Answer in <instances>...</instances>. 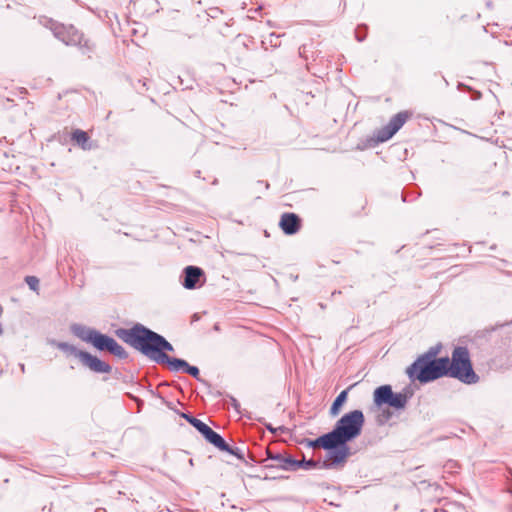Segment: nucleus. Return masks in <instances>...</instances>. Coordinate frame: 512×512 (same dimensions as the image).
<instances>
[{
  "label": "nucleus",
  "mask_w": 512,
  "mask_h": 512,
  "mask_svg": "<svg viewBox=\"0 0 512 512\" xmlns=\"http://www.w3.org/2000/svg\"><path fill=\"white\" fill-rule=\"evenodd\" d=\"M115 334L125 343L157 364H164L166 352H173V345L162 335L149 329L141 323L131 328H118Z\"/></svg>",
  "instance_id": "obj_1"
},
{
  "label": "nucleus",
  "mask_w": 512,
  "mask_h": 512,
  "mask_svg": "<svg viewBox=\"0 0 512 512\" xmlns=\"http://www.w3.org/2000/svg\"><path fill=\"white\" fill-rule=\"evenodd\" d=\"M364 424L365 416L363 411L355 409L342 415L330 431L338 449L335 455H339L344 464L352 454L348 443L361 435Z\"/></svg>",
  "instance_id": "obj_2"
},
{
  "label": "nucleus",
  "mask_w": 512,
  "mask_h": 512,
  "mask_svg": "<svg viewBox=\"0 0 512 512\" xmlns=\"http://www.w3.org/2000/svg\"><path fill=\"white\" fill-rule=\"evenodd\" d=\"M70 330L74 336L91 344L98 351L109 352L119 359H127L129 356L127 351L113 337L94 328L74 323L70 326Z\"/></svg>",
  "instance_id": "obj_3"
},
{
  "label": "nucleus",
  "mask_w": 512,
  "mask_h": 512,
  "mask_svg": "<svg viewBox=\"0 0 512 512\" xmlns=\"http://www.w3.org/2000/svg\"><path fill=\"white\" fill-rule=\"evenodd\" d=\"M406 374L411 381L417 380L422 384L449 377L448 356L429 360H415L407 367Z\"/></svg>",
  "instance_id": "obj_4"
},
{
  "label": "nucleus",
  "mask_w": 512,
  "mask_h": 512,
  "mask_svg": "<svg viewBox=\"0 0 512 512\" xmlns=\"http://www.w3.org/2000/svg\"><path fill=\"white\" fill-rule=\"evenodd\" d=\"M449 377L471 385L479 382V376L473 369L470 352L465 346H456L448 357Z\"/></svg>",
  "instance_id": "obj_5"
},
{
  "label": "nucleus",
  "mask_w": 512,
  "mask_h": 512,
  "mask_svg": "<svg viewBox=\"0 0 512 512\" xmlns=\"http://www.w3.org/2000/svg\"><path fill=\"white\" fill-rule=\"evenodd\" d=\"M53 32V35L67 46H77L83 55H88L93 52L94 45L89 39H86L80 31H78L73 25L66 26L54 22L49 19L45 24Z\"/></svg>",
  "instance_id": "obj_6"
},
{
  "label": "nucleus",
  "mask_w": 512,
  "mask_h": 512,
  "mask_svg": "<svg viewBox=\"0 0 512 512\" xmlns=\"http://www.w3.org/2000/svg\"><path fill=\"white\" fill-rule=\"evenodd\" d=\"M412 394V391L408 388L404 389L402 392H394L391 385L384 384L375 388L373 392V403L378 408L388 406L395 410H402L406 407Z\"/></svg>",
  "instance_id": "obj_7"
},
{
  "label": "nucleus",
  "mask_w": 512,
  "mask_h": 512,
  "mask_svg": "<svg viewBox=\"0 0 512 512\" xmlns=\"http://www.w3.org/2000/svg\"><path fill=\"white\" fill-rule=\"evenodd\" d=\"M302 444H305L309 448L321 447L327 451V459L323 461L320 466L321 468L334 469L344 465L342 458L337 454L335 455V452L338 451V449L330 431L315 439L305 438L302 441Z\"/></svg>",
  "instance_id": "obj_8"
},
{
  "label": "nucleus",
  "mask_w": 512,
  "mask_h": 512,
  "mask_svg": "<svg viewBox=\"0 0 512 512\" xmlns=\"http://www.w3.org/2000/svg\"><path fill=\"white\" fill-rule=\"evenodd\" d=\"M411 116L408 111H401L394 115L388 124L377 131L376 143H383L392 138Z\"/></svg>",
  "instance_id": "obj_9"
},
{
  "label": "nucleus",
  "mask_w": 512,
  "mask_h": 512,
  "mask_svg": "<svg viewBox=\"0 0 512 512\" xmlns=\"http://www.w3.org/2000/svg\"><path fill=\"white\" fill-rule=\"evenodd\" d=\"M180 281L182 286L187 290L200 288L206 281L205 272L198 266H186L183 269Z\"/></svg>",
  "instance_id": "obj_10"
},
{
  "label": "nucleus",
  "mask_w": 512,
  "mask_h": 512,
  "mask_svg": "<svg viewBox=\"0 0 512 512\" xmlns=\"http://www.w3.org/2000/svg\"><path fill=\"white\" fill-rule=\"evenodd\" d=\"M302 220L299 215L293 212H285L281 215L279 221V227L286 235H294L300 229Z\"/></svg>",
  "instance_id": "obj_11"
},
{
  "label": "nucleus",
  "mask_w": 512,
  "mask_h": 512,
  "mask_svg": "<svg viewBox=\"0 0 512 512\" xmlns=\"http://www.w3.org/2000/svg\"><path fill=\"white\" fill-rule=\"evenodd\" d=\"M80 361L95 373H110L112 371V367L108 363L87 351L80 353Z\"/></svg>",
  "instance_id": "obj_12"
},
{
  "label": "nucleus",
  "mask_w": 512,
  "mask_h": 512,
  "mask_svg": "<svg viewBox=\"0 0 512 512\" xmlns=\"http://www.w3.org/2000/svg\"><path fill=\"white\" fill-rule=\"evenodd\" d=\"M180 416L184 418L190 425H192L208 442L211 443L213 438L216 436L218 432L214 431L210 426H208L203 421L197 419L193 415L189 413H180Z\"/></svg>",
  "instance_id": "obj_13"
},
{
  "label": "nucleus",
  "mask_w": 512,
  "mask_h": 512,
  "mask_svg": "<svg viewBox=\"0 0 512 512\" xmlns=\"http://www.w3.org/2000/svg\"><path fill=\"white\" fill-rule=\"evenodd\" d=\"M210 444L217 448L219 451L226 452L235 456L237 459L244 461L245 456L243 450L239 447H234L228 444L219 433L216 434Z\"/></svg>",
  "instance_id": "obj_14"
},
{
  "label": "nucleus",
  "mask_w": 512,
  "mask_h": 512,
  "mask_svg": "<svg viewBox=\"0 0 512 512\" xmlns=\"http://www.w3.org/2000/svg\"><path fill=\"white\" fill-rule=\"evenodd\" d=\"M291 459H293L292 456H284L280 453H273L271 451H267L266 461L272 460L275 461L276 464H267L264 467L266 469H281L284 471H290V469H292L291 465L287 464L286 461Z\"/></svg>",
  "instance_id": "obj_15"
},
{
  "label": "nucleus",
  "mask_w": 512,
  "mask_h": 512,
  "mask_svg": "<svg viewBox=\"0 0 512 512\" xmlns=\"http://www.w3.org/2000/svg\"><path fill=\"white\" fill-rule=\"evenodd\" d=\"M351 388H352V386H350V387H348L347 389H345V390L341 391V392L337 395V397L334 399V401H333V403H332V405H331V407H330V410H329V414H330V416L335 417V416H337V415L340 413V411H341V409H342L343 405H344V404L346 403V401H347V398H348V392H349V390H350Z\"/></svg>",
  "instance_id": "obj_16"
},
{
  "label": "nucleus",
  "mask_w": 512,
  "mask_h": 512,
  "mask_svg": "<svg viewBox=\"0 0 512 512\" xmlns=\"http://www.w3.org/2000/svg\"><path fill=\"white\" fill-rule=\"evenodd\" d=\"M287 464L291 465L290 471H297L298 469H304V470H311L314 468H317L319 466V463L314 461L313 459H303V460H297L295 458L291 460L286 461Z\"/></svg>",
  "instance_id": "obj_17"
},
{
  "label": "nucleus",
  "mask_w": 512,
  "mask_h": 512,
  "mask_svg": "<svg viewBox=\"0 0 512 512\" xmlns=\"http://www.w3.org/2000/svg\"><path fill=\"white\" fill-rule=\"evenodd\" d=\"M165 360L163 365H167L170 371L172 372H178L183 371L188 365V362L181 358L171 357V356H164L163 358Z\"/></svg>",
  "instance_id": "obj_18"
},
{
  "label": "nucleus",
  "mask_w": 512,
  "mask_h": 512,
  "mask_svg": "<svg viewBox=\"0 0 512 512\" xmlns=\"http://www.w3.org/2000/svg\"><path fill=\"white\" fill-rule=\"evenodd\" d=\"M55 346L64 353L73 355L80 359V353H84L85 351L77 349L74 345L69 344L67 342H56Z\"/></svg>",
  "instance_id": "obj_19"
},
{
  "label": "nucleus",
  "mask_w": 512,
  "mask_h": 512,
  "mask_svg": "<svg viewBox=\"0 0 512 512\" xmlns=\"http://www.w3.org/2000/svg\"><path fill=\"white\" fill-rule=\"evenodd\" d=\"M71 139L76 144L81 146L83 149H86V144L89 140V136H88L87 132L80 130V129H75L71 134Z\"/></svg>",
  "instance_id": "obj_20"
},
{
  "label": "nucleus",
  "mask_w": 512,
  "mask_h": 512,
  "mask_svg": "<svg viewBox=\"0 0 512 512\" xmlns=\"http://www.w3.org/2000/svg\"><path fill=\"white\" fill-rule=\"evenodd\" d=\"M442 350V344L438 343L432 347H430L424 354L420 355L416 360H429L438 358L437 356Z\"/></svg>",
  "instance_id": "obj_21"
},
{
  "label": "nucleus",
  "mask_w": 512,
  "mask_h": 512,
  "mask_svg": "<svg viewBox=\"0 0 512 512\" xmlns=\"http://www.w3.org/2000/svg\"><path fill=\"white\" fill-rule=\"evenodd\" d=\"M184 373H187L189 374L190 376H192L193 378H195L196 380L200 381L201 383L205 384L206 386L210 387V384L202 379L200 377V371H199V368L196 367V366H192L188 363L187 367L185 368L184 370Z\"/></svg>",
  "instance_id": "obj_22"
},
{
  "label": "nucleus",
  "mask_w": 512,
  "mask_h": 512,
  "mask_svg": "<svg viewBox=\"0 0 512 512\" xmlns=\"http://www.w3.org/2000/svg\"><path fill=\"white\" fill-rule=\"evenodd\" d=\"M368 26L366 24H359L355 29V38L358 42H363L367 37Z\"/></svg>",
  "instance_id": "obj_23"
},
{
  "label": "nucleus",
  "mask_w": 512,
  "mask_h": 512,
  "mask_svg": "<svg viewBox=\"0 0 512 512\" xmlns=\"http://www.w3.org/2000/svg\"><path fill=\"white\" fill-rule=\"evenodd\" d=\"M24 281L32 291L38 292L39 279L36 276H26Z\"/></svg>",
  "instance_id": "obj_24"
},
{
  "label": "nucleus",
  "mask_w": 512,
  "mask_h": 512,
  "mask_svg": "<svg viewBox=\"0 0 512 512\" xmlns=\"http://www.w3.org/2000/svg\"><path fill=\"white\" fill-rule=\"evenodd\" d=\"M312 49H313V44L312 43H310V44H303L299 48V56L304 58V59H308V53L312 52Z\"/></svg>",
  "instance_id": "obj_25"
},
{
  "label": "nucleus",
  "mask_w": 512,
  "mask_h": 512,
  "mask_svg": "<svg viewBox=\"0 0 512 512\" xmlns=\"http://www.w3.org/2000/svg\"><path fill=\"white\" fill-rule=\"evenodd\" d=\"M416 188L417 187H415V186H411V187H407V188H405L403 190V192H402V200H403V202H410V201H412V200H414V199H416L417 197L420 196V192H417L416 196L414 198H409V196H410V189H416Z\"/></svg>",
  "instance_id": "obj_26"
},
{
  "label": "nucleus",
  "mask_w": 512,
  "mask_h": 512,
  "mask_svg": "<svg viewBox=\"0 0 512 512\" xmlns=\"http://www.w3.org/2000/svg\"><path fill=\"white\" fill-rule=\"evenodd\" d=\"M392 417V413L389 410H383L382 413L379 415L378 421L380 423H384L385 421H388Z\"/></svg>",
  "instance_id": "obj_27"
},
{
  "label": "nucleus",
  "mask_w": 512,
  "mask_h": 512,
  "mask_svg": "<svg viewBox=\"0 0 512 512\" xmlns=\"http://www.w3.org/2000/svg\"><path fill=\"white\" fill-rule=\"evenodd\" d=\"M229 400H230L231 406L239 413L240 412V403L238 402V400L233 396H229Z\"/></svg>",
  "instance_id": "obj_28"
},
{
  "label": "nucleus",
  "mask_w": 512,
  "mask_h": 512,
  "mask_svg": "<svg viewBox=\"0 0 512 512\" xmlns=\"http://www.w3.org/2000/svg\"><path fill=\"white\" fill-rule=\"evenodd\" d=\"M265 427H266V429H267L268 431H270V432H271V433H273V434H277V431H278V430H281V431H282V430L284 429L283 427L275 428V427H273V426H272V424H270V423L266 424V425H265Z\"/></svg>",
  "instance_id": "obj_29"
},
{
  "label": "nucleus",
  "mask_w": 512,
  "mask_h": 512,
  "mask_svg": "<svg viewBox=\"0 0 512 512\" xmlns=\"http://www.w3.org/2000/svg\"><path fill=\"white\" fill-rule=\"evenodd\" d=\"M486 5H487V7L490 8L492 6V2L491 1H487Z\"/></svg>",
  "instance_id": "obj_30"
},
{
  "label": "nucleus",
  "mask_w": 512,
  "mask_h": 512,
  "mask_svg": "<svg viewBox=\"0 0 512 512\" xmlns=\"http://www.w3.org/2000/svg\"><path fill=\"white\" fill-rule=\"evenodd\" d=\"M20 367H21L22 372H24V371H25V366H24V364H21V365H20Z\"/></svg>",
  "instance_id": "obj_31"
},
{
  "label": "nucleus",
  "mask_w": 512,
  "mask_h": 512,
  "mask_svg": "<svg viewBox=\"0 0 512 512\" xmlns=\"http://www.w3.org/2000/svg\"><path fill=\"white\" fill-rule=\"evenodd\" d=\"M2 312V307L0 306V313Z\"/></svg>",
  "instance_id": "obj_32"
}]
</instances>
